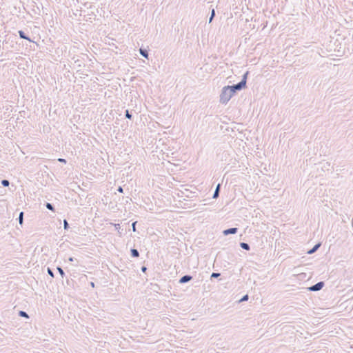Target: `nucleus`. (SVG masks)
<instances>
[{"instance_id":"nucleus-28","label":"nucleus","mask_w":353,"mask_h":353,"mask_svg":"<svg viewBox=\"0 0 353 353\" xmlns=\"http://www.w3.org/2000/svg\"><path fill=\"white\" fill-rule=\"evenodd\" d=\"M73 260H74V258H73V257H70V258H69V261H73Z\"/></svg>"},{"instance_id":"nucleus-15","label":"nucleus","mask_w":353,"mask_h":353,"mask_svg":"<svg viewBox=\"0 0 353 353\" xmlns=\"http://www.w3.org/2000/svg\"><path fill=\"white\" fill-rule=\"evenodd\" d=\"M1 183L3 187H8L10 185V182L7 179L1 180Z\"/></svg>"},{"instance_id":"nucleus-10","label":"nucleus","mask_w":353,"mask_h":353,"mask_svg":"<svg viewBox=\"0 0 353 353\" xmlns=\"http://www.w3.org/2000/svg\"><path fill=\"white\" fill-rule=\"evenodd\" d=\"M130 254L131 256L134 258H137L139 256V252L135 248H132L130 250Z\"/></svg>"},{"instance_id":"nucleus-20","label":"nucleus","mask_w":353,"mask_h":353,"mask_svg":"<svg viewBox=\"0 0 353 353\" xmlns=\"http://www.w3.org/2000/svg\"><path fill=\"white\" fill-rule=\"evenodd\" d=\"M47 272H48V274L52 277V278H54V272L52 270L51 268H47Z\"/></svg>"},{"instance_id":"nucleus-19","label":"nucleus","mask_w":353,"mask_h":353,"mask_svg":"<svg viewBox=\"0 0 353 353\" xmlns=\"http://www.w3.org/2000/svg\"><path fill=\"white\" fill-rule=\"evenodd\" d=\"M63 228H64V230H68L70 228L69 223L66 219L63 220Z\"/></svg>"},{"instance_id":"nucleus-12","label":"nucleus","mask_w":353,"mask_h":353,"mask_svg":"<svg viewBox=\"0 0 353 353\" xmlns=\"http://www.w3.org/2000/svg\"><path fill=\"white\" fill-rule=\"evenodd\" d=\"M215 15H216L215 10L214 8H212L211 10L210 16L209 17V21H208L209 23H210L212 21Z\"/></svg>"},{"instance_id":"nucleus-25","label":"nucleus","mask_w":353,"mask_h":353,"mask_svg":"<svg viewBox=\"0 0 353 353\" xmlns=\"http://www.w3.org/2000/svg\"><path fill=\"white\" fill-rule=\"evenodd\" d=\"M117 191L119 192L123 193V188L121 186H119V188H117Z\"/></svg>"},{"instance_id":"nucleus-7","label":"nucleus","mask_w":353,"mask_h":353,"mask_svg":"<svg viewBox=\"0 0 353 353\" xmlns=\"http://www.w3.org/2000/svg\"><path fill=\"white\" fill-rule=\"evenodd\" d=\"M18 34L21 39H26L29 41H32L30 38L29 37H28L23 30H19Z\"/></svg>"},{"instance_id":"nucleus-17","label":"nucleus","mask_w":353,"mask_h":353,"mask_svg":"<svg viewBox=\"0 0 353 353\" xmlns=\"http://www.w3.org/2000/svg\"><path fill=\"white\" fill-rule=\"evenodd\" d=\"M46 207L47 209L50 210H52V211H54V205L50 203H46Z\"/></svg>"},{"instance_id":"nucleus-2","label":"nucleus","mask_w":353,"mask_h":353,"mask_svg":"<svg viewBox=\"0 0 353 353\" xmlns=\"http://www.w3.org/2000/svg\"><path fill=\"white\" fill-rule=\"evenodd\" d=\"M324 285H325V283L323 281H319V282L316 283V284L309 287L308 290L312 291V292H317V291L321 290L324 287Z\"/></svg>"},{"instance_id":"nucleus-9","label":"nucleus","mask_w":353,"mask_h":353,"mask_svg":"<svg viewBox=\"0 0 353 353\" xmlns=\"http://www.w3.org/2000/svg\"><path fill=\"white\" fill-rule=\"evenodd\" d=\"M139 53L141 56H143V57L146 58V59H148V51L147 49H145V48H141L139 49Z\"/></svg>"},{"instance_id":"nucleus-1","label":"nucleus","mask_w":353,"mask_h":353,"mask_svg":"<svg viewBox=\"0 0 353 353\" xmlns=\"http://www.w3.org/2000/svg\"><path fill=\"white\" fill-rule=\"evenodd\" d=\"M243 83H236L232 85H227L223 88L220 94V102L223 104H226L232 96L236 92V91L241 90Z\"/></svg>"},{"instance_id":"nucleus-5","label":"nucleus","mask_w":353,"mask_h":353,"mask_svg":"<svg viewBox=\"0 0 353 353\" xmlns=\"http://www.w3.org/2000/svg\"><path fill=\"white\" fill-rule=\"evenodd\" d=\"M321 245V243H318L315 244L312 248L310 249L307 252V254H314V252H316L319 250V248H320Z\"/></svg>"},{"instance_id":"nucleus-13","label":"nucleus","mask_w":353,"mask_h":353,"mask_svg":"<svg viewBox=\"0 0 353 353\" xmlns=\"http://www.w3.org/2000/svg\"><path fill=\"white\" fill-rule=\"evenodd\" d=\"M19 316L21 317L26 318V319H29V315L28 314V313L23 310H20L19 312Z\"/></svg>"},{"instance_id":"nucleus-4","label":"nucleus","mask_w":353,"mask_h":353,"mask_svg":"<svg viewBox=\"0 0 353 353\" xmlns=\"http://www.w3.org/2000/svg\"><path fill=\"white\" fill-rule=\"evenodd\" d=\"M237 232H238L237 228H230L223 230V233L224 235L227 236L229 234H234L237 233Z\"/></svg>"},{"instance_id":"nucleus-24","label":"nucleus","mask_w":353,"mask_h":353,"mask_svg":"<svg viewBox=\"0 0 353 353\" xmlns=\"http://www.w3.org/2000/svg\"><path fill=\"white\" fill-rule=\"evenodd\" d=\"M58 161L61 163H66V160L65 159L59 158Z\"/></svg>"},{"instance_id":"nucleus-14","label":"nucleus","mask_w":353,"mask_h":353,"mask_svg":"<svg viewBox=\"0 0 353 353\" xmlns=\"http://www.w3.org/2000/svg\"><path fill=\"white\" fill-rule=\"evenodd\" d=\"M23 214H24L23 212H21L19 213V216L18 217L19 223L21 225H22L23 223Z\"/></svg>"},{"instance_id":"nucleus-3","label":"nucleus","mask_w":353,"mask_h":353,"mask_svg":"<svg viewBox=\"0 0 353 353\" xmlns=\"http://www.w3.org/2000/svg\"><path fill=\"white\" fill-rule=\"evenodd\" d=\"M192 279V276L189 274H185L181 276L179 281V283L181 284L186 283L190 281Z\"/></svg>"},{"instance_id":"nucleus-8","label":"nucleus","mask_w":353,"mask_h":353,"mask_svg":"<svg viewBox=\"0 0 353 353\" xmlns=\"http://www.w3.org/2000/svg\"><path fill=\"white\" fill-rule=\"evenodd\" d=\"M220 189H221V184H218L216 185V189L212 195L213 199H217L219 197V193H220Z\"/></svg>"},{"instance_id":"nucleus-29","label":"nucleus","mask_w":353,"mask_h":353,"mask_svg":"<svg viewBox=\"0 0 353 353\" xmlns=\"http://www.w3.org/2000/svg\"><path fill=\"white\" fill-rule=\"evenodd\" d=\"M90 285H91L92 288H94V283L93 282H91V283H90Z\"/></svg>"},{"instance_id":"nucleus-16","label":"nucleus","mask_w":353,"mask_h":353,"mask_svg":"<svg viewBox=\"0 0 353 353\" xmlns=\"http://www.w3.org/2000/svg\"><path fill=\"white\" fill-rule=\"evenodd\" d=\"M57 269L59 272L60 275L61 276V277L63 278L65 276V272L63 270V269L60 266L57 267Z\"/></svg>"},{"instance_id":"nucleus-27","label":"nucleus","mask_w":353,"mask_h":353,"mask_svg":"<svg viewBox=\"0 0 353 353\" xmlns=\"http://www.w3.org/2000/svg\"><path fill=\"white\" fill-rule=\"evenodd\" d=\"M115 228L117 229V228H120V225L119 224H115Z\"/></svg>"},{"instance_id":"nucleus-23","label":"nucleus","mask_w":353,"mask_h":353,"mask_svg":"<svg viewBox=\"0 0 353 353\" xmlns=\"http://www.w3.org/2000/svg\"><path fill=\"white\" fill-rule=\"evenodd\" d=\"M137 221H134L132 223V228L133 232H136V225Z\"/></svg>"},{"instance_id":"nucleus-11","label":"nucleus","mask_w":353,"mask_h":353,"mask_svg":"<svg viewBox=\"0 0 353 353\" xmlns=\"http://www.w3.org/2000/svg\"><path fill=\"white\" fill-rule=\"evenodd\" d=\"M240 247L247 251H249L250 250V246L248 243L245 242H241L240 243Z\"/></svg>"},{"instance_id":"nucleus-26","label":"nucleus","mask_w":353,"mask_h":353,"mask_svg":"<svg viewBox=\"0 0 353 353\" xmlns=\"http://www.w3.org/2000/svg\"><path fill=\"white\" fill-rule=\"evenodd\" d=\"M146 270H147V268H146L145 266H142V267H141V271H142L143 272H146Z\"/></svg>"},{"instance_id":"nucleus-6","label":"nucleus","mask_w":353,"mask_h":353,"mask_svg":"<svg viewBox=\"0 0 353 353\" xmlns=\"http://www.w3.org/2000/svg\"><path fill=\"white\" fill-rule=\"evenodd\" d=\"M248 73H249L248 72H246L243 75L241 80L238 83H243V88H246V83H247V78H248Z\"/></svg>"},{"instance_id":"nucleus-18","label":"nucleus","mask_w":353,"mask_h":353,"mask_svg":"<svg viewBox=\"0 0 353 353\" xmlns=\"http://www.w3.org/2000/svg\"><path fill=\"white\" fill-rule=\"evenodd\" d=\"M125 118L128 119H132V114L130 113V112L128 110H126L125 112Z\"/></svg>"},{"instance_id":"nucleus-22","label":"nucleus","mask_w":353,"mask_h":353,"mask_svg":"<svg viewBox=\"0 0 353 353\" xmlns=\"http://www.w3.org/2000/svg\"><path fill=\"white\" fill-rule=\"evenodd\" d=\"M249 299V296L248 294H245L243 296V297L239 300V302H244L247 301Z\"/></svg>"},{"instance_id":"nucleus-21","label":"nucleus","mask_w":353,"mask_h":353,"mask_svg":"<svg viewBox=\"0 0 353 353\" xmlns=\"http://www.w3.org/2000/svg\"><path fill=\"white\" fill-rule=\"evenodd\" d=\"M220 275H221L220 273L212 272L210 277H211V279H213V278L216 279V278L219 277Z\"/></svg>"}]
</instances>
